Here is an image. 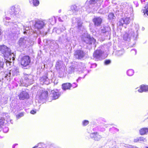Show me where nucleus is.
<instances>
[{"instance_id":"1","label":"nucleus","mask_w":148,"mask_h":148,"mask_svg":"<svg viewBox=\"0 0 148 148\" xmlns=\"http://www.w3.org/2000/svg\"><path fill=\"white\" fill-rule=\"evenodd\" d=\"M103 1V0H87L85 5H88L91 9L96 10L100 6Z\"/></svg>"},{"instance_id":"2","label":"nucleus","mask_w":148,"mask_h":148,"mask_svg":"<svg viewBox=\"0 0 148 148\" xmlns=\"http://www.w3.org/2000/svg\"><path fill=\"white\" fill-rule=\"evenodd\" d=\"M82 40L87 44H91L95 42V40L93 38H91L89 34L84 33L82 37Z\"/></svg>"},{"instance_id":"3","label":"nucleus","mask_w":148,"mask_h":148,"mask_svg":"<svg viewBox=\"0 0 148 148\" xmlns=\"http://www.w3.org/2000/svg\"><path fill=\"white\" fill-rule=\"evenodd\" d=\"M10 18L7 16H5V18H3V21L4 22V24L5 25L7 26H10V28H12V29H14V27L15 28H16V30L17 31H19V29L17 27V25L14 24L12 22H10L8 21L10 19Z\"/></svg>"},{"instance_id":"4","label":"nucleus","mask_w":148,"mask_h":148,"mask_svg":"<svg viewBox=\"0 0 148 148\" xmlns=\"http://www.w3.org/2000/svg\"><path fill=\"white\" fill-rule=\"evenodd\" d=\"M30 62L29 57L28 56H23L20 61V63L22 66L23 67H26L28 66Z\"/></svg>"},{"instance_id":"5","label":"nucleus","mask_w":148,"mask_h":148,"mask_svg":"<svg viewBox=\"0 0 148 148\" xmlns=\"http://www.w3.org/2000/svg\"><path fill=\"white\" fill-rule=\"evenodd\" d=\"M132 36H134V32L132 29H131L123 35V38L124 40L128 41L130 40L131 37Z\"/></svg>"},{"instance_id":"6","label":"nucleus","mask_w":148,"mask_h":148,"mask_svg":"<svg viewBox=\"0 0 148 148\" xmlns=\"http://www.w3.org/2000/svg\"><path fill=\"white\" fill-rule=\"evenodd\" d=\"M15 56L13 53H11L10 51H9V54H6L4 55V58L6 62L11 63L12 60H14L15 59Z\"/></svg>"},{"instance_id":"7","label":"nucleus","mask_w":148,"mask_h":148,"mask_svg":"<svg viewBox=\"0 0 148 148\" xmlns=\"http://www.w3.org/2000/svg\"><path fill=\"white\" fill-rule=\"evenodd\" d=\"M122 10L127 12L128 13L133 11V9L130 5L126 2L122 3Z\"/></svg>"},{"instance_id":"8","label":"nucleus","mask_w":148,"mask_h":148,"mask_svg":"<svg viewBox=\"0 0 148 148\" xmlns=\"http://www.w3.org/2000/svg\"><path fill=\"white\" fill-rule=\"evenodd\" d=\"M130 18L129 17L121 19L117 23V25L119 26H122L124 24H128L130 21Z\"/></svg>"},{"instance_id":"9","label":"nucleus","mask_w":148,"mask_h":148,"mask_svg":"<svg viewBox=\"0 0 148 148\" xmlns=\"http://www.w3.org/2000/svg\"><path fill=\"white\" fill-rule=\"evenodd\" d=\"M103 53L104 52L101 50H97L94 52L93 56L96 60H99L102 56Z\"/></svg>"},{"instance_id":"10","label":"nucleus","mask_w":148,"mask_h":148,"mask_svg":"<svg viewBox=\"0 0 148 148\" xmlns=\"http://www.w3.org/2000/svg\"><path fill=\"white\" fill-rule=\"evenodd\" d=\"M90 137L96 141H99L102 138L101 136L97 132H94L90 134Z\"/></svg>"},{"instance_id":"11","label":"nucleus","mask_w":148,"mask_h":148,"mask_svg":"<svg viewBox=\"0 0 148 148\" xmlns=\"http://www.w3.org/2000/svg\"><path fill=\"white\" fill-rule=\"evenodd\" d=\"M10 49L5 45L0 46V51L4 55L6 54H9Z\"/></svg>"},{"instance_id":"12","label":"nucleus","mask_w":148,"mask_h":148,"mask_svg":"<svg viewBox=\"0 0 148 148\" xmlns=\"http://www.w3.org/2000/svg\"><path fill=\"white\" fill-rule=\"evenodd\" d=\"M6 117L7 118L6 120H5L4 119L3 115H0V125H3L4 124H6V123H8L9 121H10V117L8 115Z\"/></svg>"},{"instance_id":"13","label":"nucleus","mask_w":148,"mask_h":148,"mask_svg":"<svg viewBox=\"0 0 148 148\" xmlns=\"http://www.w3.org/2000/svg\"><path fill=\"white\" fill-rule=\"evenodd\" d=\"M40 80L41 84H48L50 83L49 79L47 77V75H46L41 77Z\"/></svg>"},{"instance_id":"14","label":"nucleus","mask_w":148,"mask_h":148,"mask_svg":"<svg viewBox=\"0 0 148 148\" xmlns=\"http://www.w3.org/2000/svg\"><path fill=\"white\" fill-rule=\"evenodd\" d=\"M18 96L20 100H24L27 99L29 97L28 93L24 91L21 92Z\"/></svg>"},{"instance_id":"15","label":"nucleus","mask_w":148,"mask_h":148,"mask_svg":"<svg viewBox=\"0 0 148 148\" xmlns=\"http://www.w3.org/2000/svg\"><path fill=\"white\" fill-rule=\"evenodd\" d=\"M74 56L76 58L81 59L84 56V53L82 51L77 50L75 52Z\"/></svg>"},{"instance_id":"16","label":"nucleus","mask_w":148,"mask_h":148,"mask_svg":"<svg viewBox=\"0 0 148 148\" xmlns=\"http://www.w3.org/2000/svg\"><path fill=\"white\" fill-rule=\"evenodd\" d=\"M50 96L52 97L53 99H56L58 98L60 96V94L56 90H52L51 91L50 94Z\"/></svg>"},{"instance_id":"17","label":"nucleus","mask_w":148,"mask_h":148,"mask_svg":"<svg viewBox=\"0 0 148 148\" xmlns=\"http://www.w3.org/2000/svg\"><path fill=\"white\" fill-rule=\"evenodd\" d=\"M45 25L44 23L42 21H38L36 22L35 27L38 29L42 28Z\"/></svg>"},{"instance_id":"18","label":"nucleus","mask_w":148,"mask_h":148,"mask_svg":"<svg viewBox=\"0 0 148 148\" xmlns=\"http://www.w3.org/2000/svg\"><path fill=\"white\" fill-rule=\"evenodd\" d=\"M27 40L26 37L21 38L18 42V44L21 47L24 46L26 44Z\"/></svg>"},{"instance_id":"19","label":"nucleus","mask_w":148,"mask_h":148,"mask_svg":"<svg viewBox=\"0 0 148 148\" xmlns=\"http://www.w3.org/2000/svg\"><path fill=\"white\" fill-rule=\"evenodd\" d=\"M11 9L13 10L14 13L15 15L18 14L21 11L20 6L18 5L12 6L11 7Z\"/></svg>"},{"instance_id":"20","label":"nucleus","mask_w":148,"mask_h":148,"mask_svg":"<svg viewBox=\"0 0 148 148\" xmlns=\"http://www.w3.org/2000/svg\"><path fill=\"white\" fill-rule=\"evenodd\" d=\"M93 21L95 25L98 26L101 24L102 21V19L99 17H96L94 18Z\"/></svg>"},{"instance_id":"21","label":"nucleus","mask_w":148,"mask_h":148,"mask_svg":"<svg viewBox=\"0 0 148 148\" xmlns=\"http://www.w3.org/2000/svg\"><path fill=\"white\" fill-rule=\"evenodd\" d=\"M139 92H143L148 91V86L142 85L140 86V88L138 90Z\"/></svg>"},{"instance_id":"22","label":"nucleus","mask_w":148,"mask_h":148,"mask_svg":"<svg viewBox=\"0 0 148 148\" xmlns=\"http://www.w3.org/2000/svg\"><path fill=\"white\" fill-rule=\"evenodd\" d=\"M62 86L63 89L66 90L70 89L72 85L70 83H67L62 84Z\"/></svg>"},{"instance_id":"23","label":"nucleus","mask_w":148,"mask_h":148,"mask_svg":"<svg viewBox=\"0 0 148 148\" xmlns=\"http://www.w3.org/2000/svg\"><path fill=\"white\" fill-rule=\"evenodd\" d=\"M116 142L112 140H108L107 143V145L109 146L110 148H112L114 147L115 145Z\"/></svg>"},{"instance_id":"24","label":"nucleus","mask_w":148,"mask_h":148,"mask_svg":"<svg viewBox=\"0 0 148 148\" xmlns=\"http://www.w3.org/2000/svg\"><path fill=\"white\" fill-rule=\"evenodd\" d=\"M18 72V70L16 68H14L13 69L10 70L9 73V75L8 74L7 75V76H10V75L12 74L13 76L16 75L17 73Z\"/></svg>"},{"instance_id":"25","label":"nucleus","mask_w":148,"mask_h":148,"mask_svg":"<svg viewBox=\"0 0 148 148\" xmlns=\"http://www.w3.org/2000/svg\"><path fill=\"white\" fill-rule=\"evenodd\" d=\"M140 134L143 135L148 133V128H143L141 129L139 131Z\"/></svg>"},{"instance_id":"26","label":"nucleus","mask_w":148,"mask_h":148,"mask_svg":"<svg viewBox=\"0 0 148 148\" xmlns=\"http://www.w3.org/2000/svg\"><path fill=\"white\" fill-rule=\"evenodd\" d=\"M29 3L35 6H38L39 4V0H29Z\"/></svg>"},{"instance_id":"27","label":"nucleus","mask_w":148,"mask_h":148,"mask_svg":"<svg viewBox=\"0 0 148 148\" xmlns=\"http://www.w3.org/2000/svg\"><path fill=\"white\" fill-rule=\"evenodd\" d=\"M48 95V92L47 91H44L42 92L40 96V99H46Z\"/></svg>"},{"instance_id":"28","label":"nucleus","mask_w":148,"mask_h":148,"mask_svg":"<svg viewBox=\"0 0 148 148\" xmlns=\"http://www.w3.org/2000/svg\"><path fill=\"white\" fill-rule=\"evenodd\" d=\"M142 11L144 14H146L148 16V3L146 5L145 7L142 10Z\"/></svg>"},{"instance_id":"29","label":"nucleus","mask_w":148,"mask_h":148,"mask_svg":"<svg viewBox=\"0 0 148 148\" xmlns=\"http://www.w3.org/2000/svg\"><path fill=\"white\" fill-rule=\"evenodd\" d=\"M122 3H119L116 6V8L118 11H122Z\"/></svg>"},{"instance_id":"30","label":"nucleus","mask_w":148,"mask_h":148,"mask_svg":"<svg viewBox=\"0 0 148 148\" xmlns=\"http://www.w3.org/2000/svg\"><path fill=\"white\" fill-rule=\"evenodd\" d=\"M115 18V17L113 13H110L108 15V19L110 20H112Z\"/></svg>"},{"instance_id":"31","label":"nucleus","mask_w":148,"mask_h":148,"mask_svg":"<svg viewBox=\"0 0 148 148\" xmlns=\"http://www.w3.org/2000/svg\"><path fill=\"white\" fill-rule=\"evenodd\" d=\"M127 73L128 76H131L134 74V71L133 70L129 69L127 71Z\"/></svg>"},{"instance_id":"32","label":"nucleus","mask_w":148,"mask_h":148,"mask_svg":"<svg viewBox=\"0 0 148 148\" xmlns=\"http://www.w3.org/2000/svg\"><path fill=\"white\" fill-rule=\"evenodd\" d=\"M78 28L82 30V29H83V27H82V23L81 22L80 20H79L77 22Z\"/></svg>"},{"instance_id":"33","label":"nucleus","mask_w":148,"mask_h":148,"mask_svg":"<svg viewBox=\"0 0 148 148\" xmlns=\"http://www.w3.org/2000/svg\"><path fill=\"white\" fill-rule=\"evenodd\" d=\"M124 52L123 50H120L117 51L116 52V55L118 56H120L122 55L124 53Z\"/></svg>"},{"instance_id":"34","label":"nucleus","mask_w":148,"mask_h":148,"mask_svg":"<svg viewBox=\"0 0 148 148\" xmlns=\"http://www.w3.org/2000/svg\"><path fill=\"white\" fill-rule=\"evenodd\" d=\"M89 123V122L87 120H84L82 122V125L84 126H85L87 125Z\"/></svg>"},{"instance_id":"35","label":"nucleus","mask_w":148,"mask_h":148,"mask_svg":"<svg viewBox=\"0 0 148 148\" xmlns=\"http://www.w3.org/2000/svg\"><path fill=\"white\" fill-rule=\"evenodd\" d=\"M24 115V113L23 112H21L18 114H17L16 116V117L18 119H19L21 117L23 116Z\"/></svg>"},{"instance_id":"36","label":"nucleus","mask_w":148,"mask_h":148,"mask_svg":"<svg viewBox=\"0 0 148 148\" xmlns=\"http://www.w3.org/2000/svg\"><path fill=\"white\" fill-rule=\"evenodd\" d=\"M104 29L105 30H103V29H102V31L103 33H105L106 32H108L110 30V29L109 27H106V28H104Z\"/></svg>"},{"instance_id":"37","label":"nucleus","mask_w":148,"mask_h":148,"mask_svg":"<svg viewBox=\"0 0 148 148\" xmlns=\"http://www.w3.org/2000/svg\"><path fill=\"white\" fill-rule=\"evenodd\" d=\"M139 141L145 142L146 141V139L145 138L143 137H139Z\"/></svg>"},{"instance_id":"38","label":"nucleus","mask_w":148,"mask_h":148,"mask_svg":"<svg viewBox=\"0 0 148 148\" xmlns=\"http://www.w3.org/2000/svg\"><path fill=\"white\" fill-rule=\"evenodd\" d=\"M77 8V7L76 6L74 5L71 6V8L73 11L75 10V11L76 10V9Z\"/></svg>"},{"instance_id":"39","label":"nucleus","mask_w":148,"mask_h":148,"mask_svg":"<svg viewBox=\"0 0 148 148\" xmlns=\"http://www.w3.org/2000/svg\"><path fill=\"white\" fill-rule=\"evenodd\" d=\"M8 131V127H5L3 129V131L5 133L7 132Z\"/></svg>"},{"instance_id":"40","label":"nucleus","mask_w":148,"mask_h":148,"mask_svg":"<svg viewBox=\"0 0 148 148\" xmlns=\"http://www.w3.org/2000/svg\"><path fill=\"white\" fill-rule=\"evenodd\" d=\"M131 52L132 54L135 55L136 54V51L135 49H133L131 50Z\"/></svg>"},{"instance_id":"41","label":"nucleus","mask_w":148,"mask_h":148,"mask_svg":"<svg viewBox=\"0 0 148 148\" xmlns=\"http://www.w3.org/2000/svg\"><path fill=\"white\" fill-rule=\"evenodd\" d=\"M110 61L109 60H106L105 62V64L106 65H108L110 63Z\"/></svg>"},{"instance_id":"42","label":"nucleus","mask_w":148,"mask_h":148,"mask_svg":"<svg viewBox=\"0 0 148 148\" xmlns=\"http://www.w3.org/2000/svg\"><path fill=\"white\" fill-rule=\"evenodd\" d=\"M139 138H136V139H134V142H137L139 141Z\"/></svg>"},{"instance_id":"43","label":"nucleus","mask_w":148,"mask_h":148,"mask_svg":"<svg viewBox=\"0 0 148 148\" xmlns=\"http://www.w3.org/2000/svg\"><path fill=\"white\" fill-rule=\"evenodd\" d=\"M54 20L55 21H56V19L54 17H52L51 19H49V21L50 22H51L52 20Z\"/></svg>"},{"instance_id":"44","label":"nucleus","mask_w":148,"mask_h":148,"mask_svg":"<svg viewBox=\"0 0 148 148\" xmlns=\"http://www.w3.org/2000/svg\"><path fill=\"white\" fill-rule=\"evenodd\" d=\"M3 64V62H2L0 61V68H2Z\"/></svg>"},{"instance_id":"45","label":"nucleus","mask_w":148,"mask_h":148,"mask_svg":"<svg viewBox=\"0 0 148 148\" xmlns=\"http://www.w3.org/2000/svg\"><path fill=\"white\" fill-rule=\"evenodd\" d=\"M36 111L34 110H32L31 111L30 113L32 114H34L36 113Z\"/></svg>"},{"instance_id":"46","label":"nucleus","mask_w":148,"mask_h":148,"mask_svg":"<svg viewBox=\"0 0 148 148\" xmlns=\"http://www.w3.org/2000/svg\"><path fill=\"white\" fill-rule=\"evenodd\" d=\"M102 10H100L99 11V12L101 14H104L106 13V12H102Z\"/></svg>"},{"instance_id":"47","label":"nucleus","mask_w":148,"mask_h":148,"mask_svg":"<svg viewBox=\"0 0 148 148\" xmlns=\"http://www.w3.org/2000/svg\"><path fill=\"white\" fill-rule=\"evenodd\" d=\"M61 32V31H60V30L59 29H57L56 30V33H57L58 34H59Z\"/></svg>"},{"instance_id":"48","label":"nucleus","mask_w":148,"mask_h":148,"mask_svg":"<svg viewBox=\"0 0 148 148\" xmlns=\"http://www.w3.org/2000/svg\"><path fill=\"white\" fill-rule=\"evenodd\" d=\"M25 30H26V31H24V32H23V33L24 34H27V33H28V31L27 30V29H25Z\"/></svg>"},{"instance_id":"49","label":"nucleus","mask_w":148,"mask_h":148,"mask_svg":"<svg viewBox=\"0 0 148 148\" xmlns=\"http://www.w3.org/2000/svg\"><path fill=\"white\" fill-rule=\"evenodd\" d=\"M17 145H18V144H15L14 145H13L12 146V148H14L15 146Z\"/></svg>"},{"instance_id":"50","label":"nucleus","mask_w":148,"mask_h":148,"mask_svg":"<svg viewBox=\"0 0 148 148\" xmlns=\"http://www.w3.org/2000/svg\"><path fill=\"white\" fill-rule=\"evenodd\" d=\"M58 20H59V21H62V20H61V18H58Z\"/></svg>"},{"instance_id":"51","label":"nucleus","mask_w":148,"mask_h":148,"mask_svg":"<svg viewBox=\"0 0 148 148\" xmlns=\"http://www.w3.org/2000/svg\"><path fill=\"white\" fill-rule=\"evenodd\" d=\"M37 146H35L34 147H33V148H37Z\"/></svg>"},{"instance_id":"52","label":"nucleus","mask_w":148,"mask_h":148,"mask_svg":"<svg viewBox=\"0 0 148 148\" xmlns=\"http://www.w3.org/2000/svg\"><path fill=\"white\" fill-rule=\"evenodd\" d=\"M77 86V85L76 86H75V87H73V88L76 87Z\"/></svg>"},{"instance_id":"53","label":"nucleus","mask_w":148,"mask_h":148,"mask_svg":"<svg viewBox=\"0 0 148 148\" xmlns=\"http://www.w3.org/2000/svg\"><path fill=\"white\" fill-rule=\"evenodd\" d=\"M14 32H16V31L15 30V31H14Z\"/></svg>"},{"instance_id":"54","label":"nucleus","mask_w":148,"mask_h":148,"mask_svg":"<svg viewBox=\"0 0 148 148\" xmlns=\"http://www.w3.org/2000/svg\"><path fill=\"white\" fill-rule=\"evenodd\" d=\"M146 148H148V147H147Z\"/></svg>"}]
</instances>
